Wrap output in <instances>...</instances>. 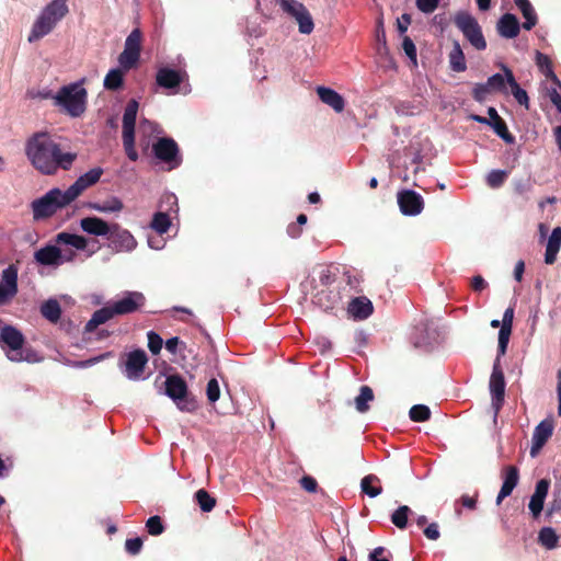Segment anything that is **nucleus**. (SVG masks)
Instances as JSON below:
<instances>
[{"label":"nucleus","instance_id":"obj_1","mask_svg":"<svg viewBox=\"0 0 561 561\" xmlns=\"http://www.w3.org/2000/svg\"><path fill=\"white\" fill-rule=\"evenodd\" d=\"M25 154L42 174L53 175L59 169L68 171L77 160V153L62 151L56 137L47 131H36L25 142Z\"/></svg>","mask_w":561,"mask_h":561},{"label":"nucleus","instance_id":"obj_2","mask_svg":"<svg viewBox=\"0 0 561 561\" xmlns=\"http://www.w3.org/2000/svg\"><path fill=\"white\" fill-rule=\"evenodd\" d=\"M69 12L67 0H53L33 23L27 41L34 43L48 35Z\"/></svg>","mask_w":561,"mask_h":561},{"label":"nucleus","instance_id":"obj_3","mask_svg":"<svg viewBox=\"0 0 561 561\" xmlns=\"http://www.w3.org/2000/svg\"><path fill=\"white\" fill-rule=\"evenodd\" d=\"M87 98L88 92L80 83H71L60 88L54 101L71 117H79L85 111Z\"/></svg>","mask_w":561,"mask_h":561},{"label":"nucleus","instance_id":"obj_4","mask_svg":"<svg viewBox=\"0 0 561 561\" xmlns=\"http://www.w3.org/2000/svg\"><path fill=\"white\" fill-rule=\"evenodd\" d=\"M71 202L68 194L59 188L48 191L44 196L34 199L31 204L33 211V219L38 221L50 218L59 209L66 207Z\"/></svg>","mask_w":561,"mask_h":561},{"label":"nucleus","instance_id":"obj_5","mask_svg":"<svg viewBox=\"0 0 561 561\" xmlns=\"http://www.w3.org/2000/svg\"><path fill=\"white\" fill-rule=\"evenodd\" d=\"M138 112V102L130 100L123 115V146L128 159L133 162L138 160V153L135 149V125Z\"/></svg>","mask_w":561,"mask_h":561},{"label":"nucleus","instance_id":"obj_6","mask_svg":"<svg viewBox=\"0 0 561 561\" xmlns=\"http://www.w3.org/2000/svg\"><path fill=\"white\" fill-rule=\"evenodd\" d=\"M454 23L476 49L484 50L486 48V41L474 16L466 11H460L455 15Z\"/></svg>","mask_w":561,"mask_h":561},{"label":"nucleus","instance_id":"obj_7","mask_svg":"<svg viewBox=\"0 0 561 561\" xmlns=\"http://www.w3.org/2000/svg\"><path fill=\"white\" fill-rule=\"evenodd\" d=\"M165 394L171 398L182 411L195 409V401L188 398V388L184 378L179 375H170L165 381Z\"/></svg>","mask_w":561,"mask_h":561},{"label":"nucleus","instance_id":"obj_8","mask_svg":"<svg viewBox=\"0 0 561 561\" xmlns=\"http://www.w3.org/2000/svg\"><path fill=\"white\" fill-rule=\"evenodd\" d=\"M24 344L25 337L15 327L5 324L0 329V347L11 362H20Z\"/></svg>","mask_w":561,"mask_h":561},{"label":"nucleus","instance_id":"obj_9","mask_svg":"<svg viewBox=\"0 0 561 561\" xmlns=\"http://www.w3.org/2000/svg\"><path fill=\"white\" fill-rule=\"evenodd\" d=\"M152 152L154 157L168 164L169 170H173L181 165L182 157L176 141L169 137L159 138L152 145Z\"/></svg>","mask_w":561,"mask_h":561},{"label":"nucleus","instance_id":"obj_10","mask_svg":"<svg viewBox=\"0 0 561 561\" xmlns=\"http://www.w3.org/2000/svg\"><path fill=\"white\" fill-rule=\"evenodd\" d=\"M142 33L134 28L125 41L124 50L118 56V62L123 70L136 67L141 51Z\"/></svg>","mask_w":561,"mask_h":561},{"label":"nucleus","instance_id":"obj_11","mask_svg":"<svg viewBox=\"0 0 561 561\" xmlns=\"http://www.w3.org/2000/svg\"><path fill=\"white\" fill-rule=\"evenodd\" d=\"M505 386L506 383L503 369L501 365H499V358H495L489 382L492 397V408L494 410V421H496V417L504 404Z\"/></svg>","mask_w":561,"mask_h":561},{"label":"nucleus","instance_id":"obj_12","mask_svg":"<svg viewBox=\"0 0 561 561\" xmlns=\"http://www.w3.org/2000/svg\"><path fill=\"white\" fill-rule=\"evenodd\" d=\"M168 205L164 211H158L153 215L150 227L159 234L167 233L171 226V214H178V198L174 194H167L161 201V206Z\"/></svg>","mask_w":561,"mask_h":561},{"label":"nucleus","instance_id":"obj_13","mask_svg":"<svg viewBox=\"0 0 561 561\" xmlns=\"http://www.w3.org/2000/svg\"><path fill=\"white\" fill-rule=\"evenodd\" d=\"M108 247L115 252H130L136 249L137 241L129 230L118 224H112L107 234Z\"/></svg>","mask_w":561,"mask_h":561},{"label":"nucleus","instance_id":"obj_14","mask_svg":"<svg viewBox=\"0 0 561 561\" xmlns=\"http://www.w3.org/2000/svg\"><path fill=\"white\" fill-rule=\"evenodd\" d=\"M18 267L10 264L2 271L0 282V306L10 302L18 294Z\"/></svg>","mask_w":561,"mask_h":561},{"label":"nucleus","instance_id":"obj_15","mask_svg":"<svg viewBox=\"0 0 561 561\" xmlns=\"http://www.w3.org/2000/svg\"><path fill=\"white\" fill-rule=\"evenodd\" d=\"M103 174V169L98 167L89 170L84 174L80 175L73 184H71L66 193L68 194V198L73 202L78 198L87 188L96 184Z\"/></svg>","mask_w":561,"mask_h":561},{"label":"nucleus","instance_id":"obj_16","mask_svg":"<svg viewBox=\"0 0 561 561\" xmlns=\"http://www.w3.org/2000/svg\"><path fill=\"white\" fill-rule=\"evenodd\" d=\"M146 297L140 291H127L125 296L112 304L115 316L134 313L144 307Z\"/></svg>","mask_w":561,"mask_h":561},{"label":"nucleus","instance_id":"obj_17","mask_svg":"<svg viewBox=\"0 0 561 561\" xmlns=\"http://www.w3.org/2000/svg\"><path fill=\"white\" fill-rule=\"evenodd\" d=\"M398 204L401 213L405 216H416L424 208L422 196L412 190L398 193Z\"/></svg>","mask_w":561,"mask_h":561},{"label":"nucleus","instance_id":"obj_18","mask_svg":"<svg viewBox=\"0 0 561 561\" xmlns=\"http://www.w3.org/2000/svg\"><path fill=\"white\" fill-rule=\"evenodd\" d=\"M554 423L552 419L542 420L534 430L530 456L536 457L549 438L552 436Z\"/></svg>","mask_w":561,"mask_h":561},{"label":"nucleus","instance_id":"obj_19","mask_svg":"<svg viewBox=\"0 0 561 561\" xmlns=\"http://www.w3.org/2000/svg\"><path fill=\"white\" fill-rule=\"evenodd\" d=\"M186 73L168 67L160 68L156 75V82L160 88L174 90L183 82Z\"/></svg>","mask_w":561,"mask_h":561},{"label":"nucleus","instance_id":"obj_20","mask_svg":"<svg viewBox=\"0 0 561 561\" xmlns=\"http://www.w3.org/2000/svg\"><path fill=\"white\" fill-rule=\"evenodd\" d=\"M35 261L44 266H58L65 263L61 250L56 245H45L34 253Z\"/></svg>","mask_w":561,"mask_h":561},{"label":"nucleus","instance_id":"obj_21","mask_svg":"<svg viewBox=\"0 0 561 561\" xmlns=\"http://www.w3.org/2000/svg\"><path fill=\"white\" fill-rule=\"evenodd\" d=\"M550 486V481L541 479L536 483L535 492L530 497L528 507L534 518H538L543 510L545 500Z\"/></svg>","mask_w":561,"mask_h":561},{"label":"nucleus","instance_id":"obj_22","mask_svg":"<svg viewBox=\"0 0 561 561\" xmlns=\"http://www.w3.org/2000/svg\"><path fill=\"white\" fill-rule=\"evenodd\" d=\"M112 224L95 216L84 217L80 220V228L83 232L95 237H107Z\"/></svg>","mask_w":561,"mask_h":561},{"label":"nucleus","instance_id":"obj_23","mask_svg":"<svg viewBox=\"0 0 561 561\" xmlns=\"http://www.w3.org/2000/svg\"><path fill=\"white\" fill-rule=\"evenodd\" d=\"M147 362V355L142 350L130 352L125 364L127 377L130 379L139 378L144 373Z\"/></svg>","mask_w":561,"mask_h":561},{"label":"nucleus","instance_id":"obj_24","mask_svg":"<svg viewBox=\"0 0 561 561\" xmlns=\"http://www.w3.org/2000/svg\"><path fill=\"white\" fill-rule=\"evenodd\" d=\"M519 480V471L515 466H506L504 468V481L496 497V504L500 505L502 501L510 496L516 488Z\"/></svg>","mask_w":561,"mask_h":561},{"label":"nucleus","instance_id":"obj_25","mask_svg":"<svg viewBox=\"0 0 561 561\" xmlns=\"http://www.w3.org/2000/svg\"><path fill=\"white\" fill-rule=\"evenodd\" d=\"M496 31L504 38H515L520 31L519 21L514 14L505 13L497 21Z\"/></svg>","mask_w":561,"mask_h":561},{"label":"nucleus","instance_id":"obj_26","mask_svg":"<svg viewBox=\"0 0 561 561\" xmlns=\"http://www.w3.org/2000/svg\"><path fill=\"white\" fill-rule=\"evenodd\" d=\"M317 94L321 102L332 107L336 113H341L345 107V101L341 94L331 88L318 87Z\"/></svg>","mask_w":561,"mask_h":561},{"label":"nucleus","instance_id":"obj_27","mask_svg":"<svg viewBox=\"0 0 561 561\" xmlns=\"http://www.w3.org/2000/svg\"><path fill=\"white\" fill-rule=\"evenodd\" d=\"M374 311L371 301L365 297H356L348 305V312L358 320L367 319Z\"/></svg>","mask_w":561,"mask_h":561},{"label":"nucleus","instance_id":"obj_28","mask_svg":"<svg viewBox=\"0 0 561 561\" xmlns=\"http://www.w3.org/2000/svg\"><path fill=\"white\" fill-rule=\"evenodd\" d=\"M502 70L505 73L506 82L511 87V92L518 104L525 106L527 110L529 108V98L527 92L519 87L517 81L515 80V77L513 75V71L506 67L505 65H502Z\"/></svg>","mask_w":561,"mask_h":561},{"label":"nucleus","instance_id":"obj_29","mask_svg":"<svg viewBox=\"0 0 561 561\" xmlns=\"http://www.w3.org/2000/svg\"><path fill=\"white\" fill-rule=\"evenodd\" d=\"M561 248V227H556L549 239L546 247V253H545V263L546 264H553L557 260V254Z\"/></svg>","mask_w":561,"mask_h":561},{"label":"nucleus","instance_id":"obj_30","mask_svg":"<svg viewBox=\"0 0 561 561\" xmlns=\"http://www.w3.org/2000/svg\"><path fill=\"white\" fill-rule=\"evenodd\" d=\"M113 317H115V312L113 311L112 305L98 309L85 323L84 331L93 332L99 325L107 322Z\"/></svg>","mask_w":561,"mask_h":561},{"label":"nucleus","instance_id":"obj_31","mask_svg":"<svg viewBox=\"0 0 561 561\" xmlns=\"http://www.w3.org/2000/svg\"><path fill=\"white\" fill-rule=\"evenodd\" d=\"M55 241L57 244H67L73 247L76 250L83 251L88 247V239L80 234L69 233V232H59Z\"/></svg>","mask_w":561,"mask_h":561},{"label":"nucleus","instance_id":"obj_32","mask_svg":"<svg viewBox=\"0 0 561 561\" xmlns=\"http://www.w3.org/2000/svg\"><path fill=\"white\" fill-rule=\"evenodd\" d=\"M515 4L520 10L525 22L523 23V27L527 31H530L533 27L536 26L538 22L537 14L535 12V9L533 8L529 0H514Z\"/></svg>","mask_w":561,"mask_h":561},{"label":"nucleus","instance_id":"obj_33","mask_svg":"<svg viewBox=\"0 0 561 561\" xmlns=\"http://www.w3.org/2000/svg\"><path fill=\"white\" fill-rule=\"evenodd\" d=\"M449 66L453 71L462 72L467 69L465 54L460 44L455 41L448 55Z\"/></svg>","mask_w":561,"mask_h":561},{"label":"nucleus","instance_id":"obj_34","mask_svg":"<svg viewBox=\"0 0 561 561\" xmlns=\"http://www.w3.org/2000/svg\"><path fill=\"white\" fill-rule=\"evenodd\" d=\"M536 65L538 66L540 71L552 81L553 84L561 87L560 80L553 72L551 59L547 55L537 51Z\"/></svg>","mask_w":561,"mask_h":561},{"label":"nucleus","instance_id":"obj_35","mask_svg":"<svg viewBox=\"0 0 561 561\" xmlns=\"http://www.w3.org/2000/svg\"><path fill=\"white\" fill-rule=\"evenodd\" d=\"M88 207L100 213H118L124 208L123 202L113 196L103 203H89Z\"/></svg>","mask_w":561,"mask_h":561},{"label":"nucleus","instance_id":"obj_36","mask_svg":"<svg viewBox=\"0 0 561 561\" xmlns=\"http://www.w3.org/2000/svg\"><path fill=\"white\" fill-rule=\"evenodd\" d=\"M42 316L50 321L57 323L61 316V308L56 299H49L41 306Z\"/></svg>","mask_w":561,"mask_h":561},{"label":"nucleus","instance_id":"obj_37","mask_svg":"<svg viewBox=\"0 0 561 561\" xmlns=\"http://www.w3.org/2000/svg\"><path fill=\"white\" fill-rule=\"evenodd\" d=\"M380 483V479L375 474H367L362 479L360 488L363 493L370 497H376L382 492V488L377 485Z\"/></svg>","mask_w":561,"mask_h":561},{"label":"nucleus","instance_id":"obj_38","mask_svg":"<svg viewBox=\"0 0 561 561\" xmlns=\"http://www.w3.org/2000/svg\"><path fill=\"white\" fill-rule=\"evenodd\" d=\"M124 72L119 68L111 69L104 78V88L110 91H116L123 87Z\"/></svg>","mask_w":561,"mask_h":561},{"label":"nucleus","instance_id":"obj_39","mask_svg":"<svg viewBox=\"0 0 561 561\" xmlns=\"http://www.w3.org/2000/svg\"><path fill=\"white\" fill-rule=\"evenodd\" d=\"M374 400V391L368 386H362L359 394L355 398L356 410L360 413H365L369 410L368 402Z\"/></svg>","mask_w":561,"mask_h":561},{"label":"nucleus","instance_id":"obj_40","mask_svg":"<svg viewBox=\"0 0 561 561\" xmlns=\"http://www.w3.org/2000/svg\"><path fill=\"white\" fill-rule=\"evenodd\" d=\"M194 497L199 508L205 513L213 511V508L216 506V499L211 496L205 489H199L196 491Z\"/></svg>","mask_w":561,"mask_h":561},{"label":"nucleus","instance_id":"obj_41","mask_svg":"<svg viewBox=\"0 0 561 561\" xmlns=\"http://www.w3.org/2000/svg\"><path fill=\"white\" fill-rule=\"evenodd\" d=\"M411 508L407 505L400 506L391 515L392 524L399 529H404L408 525L409 514L411 513Z\"/></svg>","mask_w":561,"mask_h":561},{"label":"nucleus","instance_id":"obj_42","mask_svg":"<svg viewBox=\"0 0 561 561\" xmlns=\"http://www.w3.org/2000/svg\"><path fill=\"white\" fill-rule=\"evenodd\" d=\"M282 10L289 16L296 19L306 9L304 3L297 0H279Z\"/></svg>","mask_w":561,"mask_h":561},{"label":"nucleus","instance_id":"obj_43","mask_svg":"<svg viewBox=\"0 0 561 561\" xmlns=\"http://www.w3.org/2000/svg\"><path fill=\"white\" fill-rule=\"evenodd\" d=\"M508 178V171L506 170H492L486 175V184L491 188L501 187Z\"/></svg>","mask_w":561,"mask_h":561},{"label":"nucleus","instance_id":"obj_44","mask_svg":"<svg viewBox=\"0 0 561 561\" xmlns=\"http://www.w3.org/2000/svg\"><path fill=\"white\" fill-rule=\"evenodd\" d=\"M539 542L548 549H553L558 543V536L551 527H543L539 531Z\"/></svg>","mask_w":561,"mask_h":561},{"label":"nucleus","instance_id":"obj_45","mask_svg":"<svg viewBox=\"0 0 561 561\" xmlns=\"http://www.w3.org/2000/svg\"><path fill=\"white\" fill-rule=\"evenodd\" d=\"M409 416L413 422H425L431 419V410L427 405L415 404L410 409Z\"/></svg>","mask_w":561,"mask_h":561},{"label":"nucleus","instance_id":"obj_46","mask_svg":"<svg viewBox=\"0 0 561 561\" xmlns=\"http://www.w3.org/2000/svg\"><path fill=\"white\" fill-rule=\"evenodd\" d=\"M295 20L298 23L299 32L301 34H310L313 31L314 24L312 16L307 8Z\"/></svg>","mask_w":561,"mask_h":561},{"label":"nucleus","instance_id":"obj_47","mask_svg":"<svg viewBox=\"0 0 561 561\" xmlns=\"http://www.w3.org/2000/svg\"><path fill=\"white\" fill-rule=\"evenodd\" d=\"M495 134L501 137L506 144L512 145L515 142V137L508 131L507 125L504 119L496 121L490 125Z\"/></svg>","mask_w":561,"mask_h":561},{"label":"nucleus","instance_id":"obj_48","mask_svg":"<svg viewBox=\"0 0 561 561\" xmlns=\"http://www.w3.org/2000/svg\"><path fill=\"white\" fill-rule=\"evenodd\" d=\"M333 298L334 299L331 300L330 293H328L325 290H321L314 296L313 302L316 305H318L319 307H321L323 310L328 311V310H332L334 308L335 304L337 302L336 297L334 296Z\"/></svg>","mask_w":561,"mask_h":561},{"label":"nucleus","instance_id":"obj_49","mask_svg":"<svg viewBox=\"0 0 561 561\" xmlns=\"http://www.w3.org/2000/svg\"><path fill=\"white\" fill-rule=\"evenodd\" d=\"M506 77L505 75L495 73L488 78L486 84L492 91L506 92Z\"/></svg>","mask_w":561,"mask_h":561},{"label":"nucleus","instance_id":"obj_50","mask_svg":"<svg viewBox=\"0 0 561 561\" xmlns=\"http://www.w3.org/2000/svg\"><path fill=\"white\" fill-rule=\"evenodd\" d=\"M146 528L151 536L161 535L164 530L162 520L158 515L148 518L146 523Z\"/></svg>","mask_w":561,"mask_h":561},{"label":"nucleus","instance_id":"obj_51","mask_svg":"<svg viewBox=\"0 0 561 561\" xmlns=\"http://www.w3.org/2000/svg\"><path fill=\"white\" fill-rule=\"evenodd\" d=\"M206 396L210 403H215L220 397V388L218 380L216 378H211L206 388Z\"/></svg>","mask_w":561,"mask_h":561},{"label":"nucleus","instance_id":"obj_52","mask_svg":"<svg viewBox=\"0 0 561 561\" xmlns=\"http://www.w3.org/2000/svg\"><path fill=\"white\" fill-rule=\"evenodd\" d=\"M162 345H163L162 337L158 333L150 331L148 333V347H149L150 352L154 355L159 354L162 348Z\"/></svg>","mask_w":561,"mask_h":561},{"label":"nucleus","instance_id":"obj_53","mask_svg":"<svg viewBox=\"0 0 561 561\" xmlns=\"http://www.w3.org/2000/svg\"><path fill=\"white\" fill-rule=\"evenodd\" d=\"M491 93L490 88L485 83H477L472 89V98L477 102H483L485 101L486 96Z\"/></svg>","mask_w":561,"mask_h":561},{"label":"nucleus","instance_id":"obj_54","mask_svg":"<svg viewBox=\"0 0 561 561\" xmlns=\"http://www.w3.org/2000/svg\"><path fill=\"white\" fill-rule=\"evenodd\" d=\"M112 355H113L112 352H106V353H103V354H101L99 356L91 357V358L85 359V360L76 362L73 364V366L77 367V368H87V367L93 366V365L102 362L105 358L112 357Z\"/></svg>","mask_w":561,"mask_h":561},{"label":"nucleus","instance_id":"obj_55","mask_svg":"<svg viewBox=\"0 0 561 561\" xmlns=\"http://www.w3.org/2000/svg\"><path fill=\"white\" fill-rule=\"evenodd\" d=\"M402 48L405 55L411 59V61L416 65V47L413 41L409 36H404L402 39Z\"/></svg>","mask_w":561,"mask_h":561},{"label":"nucleus","instance_id":"obj_56","mask_svg":"<svg viewBox=\"0 0 561 561\" xmlns=\"http://www.w3.org/2000/svg\"><path fill=\"white\" fill-rule=\"evenodd\" d=\"M514 192L518 195H524L533 190V184L529 179L515 180L513 183Z\"/></svg>","mask_w":561,"mask_h":561},{"label":"nucleus","instance_id":"obj_57","mask_svg":"<svg viewBox=\"0 0 561 561\" xmlns=\"http://www.w3.org/2000/svg\"><path fill=\"white\" fill-rule=\"evenodd\" d=\"M141 548H142V540L139 537L127 539L125 542V549L131 556L138 554L141 550Z\"/></svg>","mask_w":561,"mask_h":561},{"label":"nucleus","instance_id":"obj_58","mask_svg":"<svg viewBox=\"0 0 561 561\" xmlns=\"http://www.w3.org/2000/svg\"><path fill=\"white\" fill-rule=\"evenodd\" d=\"M559 85L552 83V87L547 89V95L551 103L557 107V110L561 113V94L558 92ZM561 89V85H560Z\"/></svg>","mask_w":561,"mask_h":561},{"label":"nucleus","instance_id":"obj_59","mask_svg":"<svg viewBox=\"0 0 561 561\" xmlns=\"http://www.w3.org/2000/svg\"><path fill=\"white\" fill-rule=\"evenodd\" d=\"M299 482L301 488L309 493H314L318 489V482L311 476H304Z\"/></svg>","mask_w":561,"mask_h":561},{"label":"nucleus","instance_id":"obj_60","mask_svg":"<svg viewBox=\"0 0 561 561\" xmlns=\"http://www.w3.org/2000/svg\"><path fill=\"white\" fill-rule=\"evenodd\" d=\"M417 9L424 13H432L438 5V0H416Z\"/></svg>","mask_w":561,"mask_h":561},{"label":"nucleus","instance_id":"obj_61","mask_svg":"<svg viewBox=\"0 0 561 561\" xmlns=\"http://www.w3.org/2000/svg\"><path fill=\"white\" fill-rule=\"evenodd\" d=\"M22 360H25V362H28V363H36L39 360V356L37 355V353L31 348V347H23L21 350V359L20 362Z\"/></svg>","mask_w":561,"mask_h":561},{"label":"nucleus","instance_id":"obj_62","mask_svg":"<svg viewBox=\"0 0 561 561\" xmlns=\"http://www.w3.org/2000/svg\"><path fill=\"white\" fill-rule=\"evenodd\" d=\"M424 535L430 540H437L440 536L438 525L436 523L427 525L424 529Z\"/></svg>","mask_w":561,"mask_h":561},{"label":"nucleus","instance_id":"obj_63","mask_svg":"<svg viewBox=\"0 0 561 561\" xmlns=\"http://www.w3.org/2000/svg\"><path fill=\"white\" fill-rule=\"evenodd\" d=\"M488 286V283L481 275H476L471 279V288L474 291H482Z\"/></svg>","mask_w":561,"mask_h":561},{"label":"nucleus","instance_id":"obj_64","mask_svg":"<svg viewBox=\"0 0 561 561\" xmlns=\"http://www.w3.org/2000/svg\"><path fill=\"white\" fill-rule=\"evenodd\" d=\"M386 552L383 547H377L369 553V561H390L388 558L382 557Z\"/></svg>","mask_w":561,"mask_h":561}]
</instances>
